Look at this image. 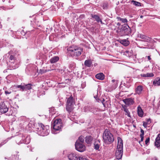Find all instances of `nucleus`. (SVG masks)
I'll return each instance as SVG.
<instances>
[{
	"label": "nucleus",
	"instance_id": "54",
	"mask_svg": "<svg viewBox=\"0 0 160 160\" xmlns=\"http://www.w3.org/2000/svg\"><path fill=\"white\" fill-rule=\"evenodd\" d=\"M1 147V146L0 145V147Z\"/></svg>",
	"mask_w": 160,
	"mask_h": 160
},
{
	"label": "nucleus",
	"instance_id": "24",
	"mask_svg": "<svg viewBox=\"0 0 160 160\" xmlns=\"http://www.w3.org/2000/svg\"><path fill=\"white\" fill-rule=\"evenodd\" d=\"M153 84L154 86H158L160 85V78H157L153 81Z\"/></svg>",
	"mask_w": 160,
	"mask_h": 160
},
{
	"label": "nucleus",
	"instance_id": "35",
	"mask_svg": "<svg viewBox=\"0 0 160 160\" xmlns=\"http://www.w3.org/2000/svg\"><path fill=\"white\" fill-rule=\"evenodd\" d=\"M94 148L96 150H98L99 148V145L98 144H94Z\"/></svg>",
	"mask_w": 160,
	"mask_h": 160
},
{
	"label": "nucleus",
	"instance_id": "46",
	"mask_svg": "<svg viewBox=\"0 0 160 160\" xmlns=\"http://www.w3.org/2000/svg\"><path fill=\"white\" fill-rule=\"evenodd\" d=\"M115 81V80L114 79L112 80V82H114Z\"/></svg>",
	"mask_w": 160,
	"mask_h": 160
},
{
	"label": "nucleus",
	"instance_id": "13",
	"mask_svg": "<svg viewBox=\"0 0 160 160\" xmlns=\"http://www.w3.org/2000/svg\"><path fill=\"white\" fill-rule=\"evenodd\" d=\"M10 60V62H11V64L10 65L12 66V68L13 69H15L16 68L18 67H15V66H13L12 65L14 63L16 62V58L14 56L12 55H11L9 58Z\"/></svg>",
	"mask_w": 160,
	"mask_h": 160
},
{
	"label": "nucleus",
	"instance_id": "28",
	"mask_svg": "<svg viewBox=\"0 0 160 160\" xmlns=\"http://www.w3.org/2000/svg\"><path fill=\"white\" fill-rule=\"evenodd\" d=\"M97 109L95 108H94L93 107L91 106L90 107L89 109V111L92 112L93 113L95 112L96 111H97Z\"/></svg>",
	"mask_w": 160,
	"mask_h": 160
},
{
	"label": "nucleus",
	"instance_id": "12",
	"mask_svg": "<svg viewBox=\"0 0 160 160\" xmlns=\"http://www.w3.org/2000/svg\"><path fill=\"white\" fill-rule=\"evenodd\" d=\"M138 37L143 39V41L144 42H149L152 40V38L143 34H139L138 35Z\"/></svg>",
	"mask_w": 160,
	"mask_h": 160
},
{
	"label": "nucleus",
	"instance_id": "11",
	"mask_svg": "<svg viewBox=\"0 0 160 160\" xmlns=\"http://www.w3.org/2000/svg\"><path fill=\"white\" fill-rule=\"evenodd\" d=\"M133 99V98H129L124 99L123 101L126 104L130 106L132 105L134 103Z\"/></svg>",
	"mask_w": 160,
	"mask_h": 160
},
{
	"label": "nucleus",
	"instance_id": "17",
	"mask_svg": "<svg viewBox=\"0 0 160 160\" xmlns=\"http://www.w3.org/2000/svg\"><path fill=\"white\" fill-rule=\"evenodd\" d=\"M120 42L125 46H127L129 44V41L125 39L120 40Z\"/></svg>",
	"mask_w": 160,
	"mask_h": 160
},
{
	"label": "nucleus",
	"instance_id": "29",
	"mask_svg": "<svg viewBox=\"0 0 160 160\" xmlns=\"http://www.w3.org/2000/svg\"><path fill=\"white\" fill-rule=\"evenodd\" d=\"M84 139L83 137L82 136H80L79 137L77 141H78L79 142H81L82 143H83L84 141Z\"/></svg>",
	"mask_w": 160,
	"mask_h": 160
},
{
	"label": "nucleus",
	"instance_id": "4",
	"mask_svg": "<svg viewBox=\"0 0 160 160\" xmlns=\"http://www.w3.org/2000/svg\"><path fill=\"white\" fill-rule=\"evenodd\" d=\"M75 102L72 97L71 96L67 99L66 109L69 113L71 112L74 108Z\"/></svg>",
	"mask_w": 160,
	"mask_h": 160
},
{
	"label": "nucleus",
	"instance_id": "7",
	"mask_svg": "<svg viewBox=\"0 0 160 160\" xmlns=\"http://www.w3.org/2000/svg\"><path fill=\"white\" fill-rule=\"evenodd\" d=\"M62 124L61 119H59L55 120L52 125L54 131L60 130L62 127Z\"/></svg>",
	"mask_w": 160,
	"mask_h": 160
},
{
	"label": "nucleus",
	"instance_id": "36",
	"mask_svg": "<svg viewBox=\"0 0 160 160\" xmlns=\"http://www.w3.org/2000/svg\"><path fill=\"white\" fill-rule=\"evenodd\" d=\"M150 141V138H147L145 141V144L146 145H148V143Z\"/></svg>",
	"mask_w": 160,
	"mask_h": 160
},
{
	"label": "nucleus",
	"instance_id": "14",
	"mask_svg": "<svg viewBox=\"0 0 160 160\" xmlns=\"http://www.w3.org/2000/svg\"><path fill=\"white\" fill-rule=\"evenodd\" d=\"M155 145L157 148L160 147V134L158 135V136L155 139Z\"/></svg>",
	"mask_w": 160,
	"mask_h": 160
},
{
	"label": "nucleus",
	"instance_id": "23",
	"mask_svg": "<svg viewBox=\"0 0 160 160\" xmlns=\"http://www.w3.org/2000/svg\"><path fill=\"white\" fill-rule=\"evenodd\" d=\"M59 58L58 56H55L52 58L50 60L51 63H54L57 62L59 60Z\"/></svg>",
	"mask_w": 160,
	"mask_h": 160
},
{
	"label": "nucleus",
	"instance_id": "20",
	"mask_svg": "<svg viewBox=\"0 0 160 160\" xmlns=\"http://www.w3.org/2000/svg\"><path fill=\"white\" fill-rule=\"evenodd\" d=\"M143 89V88L141 86H139L137 87L136 89V93L138 94H140L141 93Z\"/></svg>",
	"mask_w": 160,
	"mask_h": 160
},
{
	"label": "nucleus",
	"instance_id": "3",
	"mask_svg": "<svg viewBox=\"0 0 160 160\" xmlns=\"http://www.w3.org/2000/svg\"><path fill=\"white\" fill-rule=\"evenodd\" d=\"M103 138L104 142L108 144L114 141L113 135L107 129L105 130L103 133Z\"/></svg>",
	"mask_w": 160,
	"mask_h": 160
},
{
	"label": "nucleus",
	"instance_id": "31",
	"mask_svg": "<svg viewBox=\"0 0 160 160\" xmlns=\"http://www.w3.org/2000/svg\"><path fill=\"white\" fill-rule=\"evenodd\" d=\"M105 100L104 98H102V100H101V102L102 103L103 106L104 107H106L107 105H106V103L107 102V101H106L105 102H105Z\"/></svg>",
	"mask_w": 160,
	"mask_h": 160
},
{
	"label": "nucleus",
	"instance_id": "38",
	"mask_svg": "<svg viewBox=\"0 0 160 160\" xmlns=\"http://www.w3.org/2000/svg\"><path fill=\"white\" fill-rule=\"evenodd\" d=\"M47 72L46 70H45L43 69H40L39 70L40 73L42 74L46 72Z\"/></svg>",
	"mask_w": 160,
	"mask_h": 160
},
{
	"label": "nucleus",
	"instance_id": "47",
	"mask_svg": "<svg viewBox=\"0 0 160 160\" xmlns=\"http://www.w3.org/2000/svg\"><path fill=\"white\" fill-rule=\"evenodd\" d=\"M153 160H158V159L157 158H153Z\"/></svg>",
	"mask_w": 160,
	"mask_h": 160
},
{
	"label": "nucleus",
	"instance_id": "9",
	"mask_svg": "<svg viewBox=\"0 0 160 160\" xmlns=\"http://www.w3.org/2000/svg\"><path fill=\"white\" fill-rule=\"evenodd\" d=\"M80 157L76 153L72 152L68 155V158L69 160H80Z\"/></svg>",
	"mask_w": 160,
	"mask_h": 160
},
{
	"label": "nucleus",
	"instance_id": "48",
	"mask_svg": "<svg viewBox=\"0 0 160 160\" xmlns=\"http://www.w3.org/2000/svg\"><path fill=\"white\" fill-rule=\"evenodd\" d=\"M143 16L142 15H141L140 16V18H143Z\"/></svg>",
	"mask_w": 160,
	"mask_h": 160
},
{
	"label": "nucleus",
	"instance_id": "39",
	"mask_svg": "<svg viewBox=\"0 0 160 160\" xmlns=\"http://www.w3.org/2000/svg\"><path fill=\"white\" fill-rule=\"evenodd\" d=\"M146 123H147L148 124H149L151 123V120L150 119H148L147 120Z\"/></svg>",
	"mask_w": 160,
	"mask_h": 160
},
{
	"label": "nucleus",
	"instance_id": "30",
	"mask_svg": "<svg viewBox=\"0 0 160 160\" xmlns=\"http://www.w3.org/2000/svg\"><path fill=\"white\" fill-rule=\"evenodd\" d=\"M90 106L85 107L84 108V112H86L89 111V109H90Z\"/></svg>",
	"mask_w": 160,
	"mask_h": 160
},
{
	"label": "nucleus",
	"instance_id": "53",
	"mask_svg": "<svg viewBox=\"0 0 160 160\" xmlns=\"http://www.w3.org/2000/svg\"><path fill=\"white\" fill-rule=\"evenodd\" d=\"M103 8L105 9V7H104V8Z\"/></svg>",
	"mask_w": 160,
	"mask_h": 160
},
{
	"label": "nucleus",
	"instance_id": "32",
	"mask_svg": "<svg viewBox=\"0 0 160 160\" xmlns=\"http://www.w3.org/2000/svg\"><path fill=\"white\" fill-rule=\"evenodd\" d=\"M18 88H20L21 90H22V91L24 90V85H18L17 87Z\"/></svg>",
	"mask_w": 160,
	"mask_h": 160
},
{
	"label": "nucleus",
	"instance_id": "44",
	"mask_svg": "<svg viewBox=\"0 0 160 160\" xmlns=\"http://www.w3.org/2000/svg\"><path fill=\"white\" fill-rule=\"evenodd\" d=\"M147 58L148 60H150L151 59V58H150V56H148Z\"/></svg>",
	"mask_w": 160,
	"mask_h": 160
},
{
	"label": "nucleus",
	"instance_id": "8",
	"mask_svg": "<svg viewBox=\"0 0 160 160\" xmlns=\"http://www.w3.org/2000/svg\"><path fill=\"white\" fill-rule=\"evenodd\" d=\"M76 149L79 152H83L85 150V146L81 142L77 141L75 144Z\"/></svg>",
	"mask_w": 160,
	"mask_h": 160
},
{
	"label": "nucleus",
	"instance_id": "37",
	"mask_svg": "<svg viewBox=\"0 0 160 160\" xmlns=\"http://www.w3.org/2000/svg\"><path fill=\"white\" fill-rule=\"evenodd\" d=\"M140 132H141V134L140 135V136H144V130L143 129H141Z\"/></svg>",
	"mask_w": 160,
	"mask_h": 160
},
{
	"label": "nucleus",
	"instance_id": "34",
	"mask_svg": "<svg viewBox=\"0 0 160 160\" xmlns=\"http://www.w3.org/2000/svg\"><path fill=\"white\" fill-rule=\"evenodd\" d=\"M30 141L29 138L27 137L26 138L25 141L24 142H24L25 143L27 144L28 143L30 142Z\"/></svg>",
	"mask_w": 160,
	"mask_h": 160
},
{
	"label": "nucleus",
	"instance_id": "33",
	"mask_svg": "<svg viewBox=\"0 0 160 160\" xmlns=\"http://www.w3.org/2000/svg\"><path fill=\"white\" fill-rule=\"evenodd\" d=\"M147 77H151L154 76V74L152 73H148L146 74Z\"/></svg>",
	"mask_w": 160,
	"mask_h": 160
},
{
	"label": "nucleus",
	"instance_id": "10",
	"mask_svg": "<svg viewBox=\"0 0 160 160\" xmlns=\"http://www.w3.org/2000/svg\"><path fill=\"white\" fill-rule=\"evenodd\" d=\"M8 108L4 103H0V112L2 113H5L8 112Z\"/></svg>",
	"mask_w": 160,
	"mask_h": 160
},
{
	"label": "nucleus",
	"instance_id": "15",
	"mask_svg": "<svg viewBox=\"0 0 160 160\" xmlns=\"http://www.w3.org/2000/svg\"><path fill=\"white\" fill-rule=\"evenodd\" d=\"M137 113L138 116L141 117L143 116V112L140 106H138L137 108Z\"/></svg>",
	"mask_w": 160,
	"mask_h": 160
},
{
	"label": "nucleus",
	"instance_id": "27",
	"mask_svg": "<svg viewBox=\"0 0 160 160\" xmlns=\"http://www.w3.org/2000/svg\"><path fill=\"white\" fill-rule=\"evenodd\" d=\"M117 19H118V21H121L123 23L127 22L128 21L126 19L121 18L120 17H117Z\"/></svg>",
	"mask_w": 160,
	"mask_h": 160
},
{
	"label": "nucleus",
	"instance_id": "26",
	"mask_svg": "<svg viewBox=\"0 0 160 160\" xmlns=\"http://www.w3.org/2000/svg\"><path fill=\"white\" fill-rule=\"evenodd\" d=\"M131 3L137 7L141 6V3L134 0H132L131 1Z\"/></svg>",
	"mask_w": 160,
	"mask_h": 160
},
{
	"label": "nucleus",
	"instance_id": "49",
	"mask_svg": "<svg viewBox=\"0 0 160 160\" xmlns=\"http://www.w3.org/2000/svg\"><path fill=\"white\" fill-rule=\"evenodd\" d=\"M16 157H17L16 156H13V158H16Z\"/></svg>",
	"mask_w": 160,
	"mask_h": 160
},
{
	"label": "nucleus",
	"instance_id": "18",
	"mask_svg": "<svg viewBox=\"0 0 160 160\" xmlns=\"http://www.w3.org/2000/svg\"><path fill=\"white\" fill-rule=\"evenodd\" d=\"M92 65V62L91 60H86L84 62V65L88 67H90Z\"/></svg>",
	"mask_w": 160,
	"mask_h": 160
},
{
	"label": "nucleus",
	"instance_id": "1",
	"mask_svg": "<svg viewBox=\"0 0 160 160\" xmlns=\"http://www.w3.org/2000/svg\"><path fill=\"white\" fill-rule=\"evenodd\" d=\"M68 52L72 57H78L80 56L82 52V49L78 47L72 45L67 48Z\"/></svg>",
	"mask_w": 160,
	"mask_h": 160
},
{
	"label": "nucleus",
	"instance_id": "50",
	"mask_svg": "<svg viewBox=\"0 0 160 160\" xmlns=\"http://www.w3.org/2000/svg\"><path fill=\"white\" fill-rule=\"evenodd\" d=\"M107 4H105V7H106V8L107 7Z\"/></svg>",
	"mask_w": 160,
	"mask_h": 160
},
{
	"label": "nucleus",
	"instance_id": "51",
	"mask_svg": "<svg viewBox=\"0 0 160 160\" xmlns=\"http://www.w3.org/2000/svg\"><path fill=\"white\" fill-rule=\"evenodd\" d=\"M126 52H127V53H128V51H126Z\"/></svg>",
	"mask_w": 160,
	"mask_h": 160
},
{
	"label": "nucleus",
	"instance_id": "19",
	"mask_svg": "<svg viewBox=\"0 0 160 160\" xmlns=\"http://www.w3.org/2000/svg\"><path fill=\"white\" fill-rule=\"evenodd\" d=\"M95 77L98 79L102 80L104 78V76L102 73H100L97 74L95 76Z\"/></svg>",
	"mask_w": 160,
	"mask_h": 160
},
{
	"label": "nucleus",
	"instance_id": "22",
	"mask_svg": "<svg viewBox=\"0 0 160 160\" xmlns=\"http://www.w3.org/2000/svg\"><path fill=\"white\" fill-rule=\"evenodd\" d=\"M93 139V138L92 136H87L85 138V142L87 143L90 144L91 143Z\"/></svg>",
	"mask_w": 160,
	"mask_h": 160
},
{
	"label": "nucleus",
	"instance_id": "41",
	"mask_svg": "<svg viewBox=\"0 0 160 160\" xmlns=\"http://www.w3.org/2000/svg\"><path fill=\"white\" fill-rule=\"evenodd\" d=\"M141 138V141H139V142L140 143L141 142H142L143 140L144 136H140Z\"/></svg>",
	"mask_w": 160,
	"mask_h": 160
},
{
	"label": "nucleus",
	"instance_id": "5",
	"mask_svg": "<svg viewBox=\"0 0 160 160\" xmlns=\"http://www.w3.org/2000/svg\"><path fill=\"white\" fill-rule=\"evenodd\" d=\"M131 29L128 25L126 24L122 26L120 29L119 34L121 36H123L129 34L131 33Z\"/></svg>",
	"mask_w": 160,
	"mask_h": 160
},
{
	"label": "nucleus",
	"instance_id": "43",
	"mask_svg": "<svg viewBox=\"0 0 160 160\" xmlns=\"http://www.w3.org/2000/svg\"><path fill=\"white\" fill-rule=\"evenodd\" d=\"M141 77H147L146 74H141Z\"/></svg>",
	"mask_w": 160,
	"mask_h": 160
},
{
	"label": "nucleus",
	"instance_id": "2",
	"mask_svg": "<svg viewBox=\"0 0 160 160\" xmlns=\"http://www.w3.org/2000/svg\"><path fill=\"white\" fill-rule=\"evenodd\" d=\"M118 143L116 150L115 155L118 159H120L123 155V142L122 139L119 137L118 138Z\"/></svg>",
	"mask_w": 160,
	"mask_h": 160
},
{
	"label": "nucleus",
	"instance_id": "45",
	"mask_svg": "<svg viewBox=\"0 0 160 160\" xmlns=\"http://www.w3.org/2000/svg\"><path fill=\"white\" fill-rule=\"evenodd\" d=\"M117 25L118 26H120V23L118 22L117 23Z\"/></svg>",
	"mask_w": 160,
	"mask_h": 160
},
{
	"label": "nucleus",
	"instance_id": "6",
	"mask_svg": "<svg viewBox=\"0 0 160 160\" xmlns=\"http://www.w3.org/2000/svg\"><path fill=\"white\" fill-rule=\"evenodd\" d=\"M41 132V135L45 136L48 135L49 132V127L48 125L45 126L42 123H38Z\"/></svg>",
	"mask_w": 160,
	"mask_h": 160
},
{
	"label": "nucleus",
	"instance_id": "21",
	"mask_svg": "<svg viewBox=\"0 0 160 160\" xmlns=\"http://www.w3.org/2000/svg\"><path fill=\"white\" fill-rule=\"evenodd\" d=\"M124 111L126 112L125 115H127L129 117H131L130 112L127 108V106L124 105L122 107Z\"/></svg>",
	"mask_w": 160,
	"mask_h": 160
},
{
	"label": "nucleus",
	"instance_id": "42",
	"mask_svg": "<svg viewBox=\"0 0 160 160\" xmlns=\"http://www.w3.org/2000/svg\"><path fill=\"white\" fill-rule=\"evenodd\" d=\"M147 124H148L147 123H146V122H143V126L144 127H145V128L147 127Z\"/></svg>",
	"mask_w": 160,
	"mask_h": 160
},
{
	"label": "nucleus",
	"instance_id": "52",
	"mask_svg": "<svg viewBox=\"0 0 160 160\" xmlns=\"http://www.w3.org/2000/svg\"><path fill=\"white\" fill-rule=\"evenodd\" d=\"M48 160H53V159H48Z\"/></svg>",
	"mask_w": 160,
	"mask_h": 160
},
{
	"label": "nucleus",
	"instance_id": "16",
	"mask_svg": "<svg viewBox=\"0 0 160 160\" xmlns=\"http://www.w3.org/2000/svg\"><path fill=\"white\" fill-rule=\"evenodd\" d=\"M92 17L94 19L98 22H100L101 24H103L102 20L100 19L99 17L96 15L92 14Z\"/></svg>",
	"mask_w": 160,
	"mask_h": 160
},
{
	"label": "nucleus",
	"instance_id": "25",
	"mask_svg": "<svg viewBox=\"0 0 160 160\" xmlns=\"http://www.w3.org/2000/svg\"><path fill=\"white\" fill-rule=\"evenodd\" d=\"M32 84L30 83H29L27 84L24 85V90H27L31 89L32 88Z\"/></svg>",
	"mask_w": 160,
	"mask_h": 160
},
{
	"label": "nucleus",
	"instance_id": "40",
	"mask_svg": "<svg viewBox=\"0 0 160 160\" xmlns=\"http://www.w3.org/2000/svg\"><path fill=\"white\" fill-rule=\"evenodd\" d=\"M5 93L6 94H10L11 93V91H5Z\"/></svg>",
	"mask_w": 160,
	"mask_h": 160
}]
</instances>
